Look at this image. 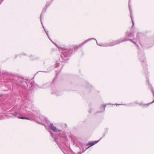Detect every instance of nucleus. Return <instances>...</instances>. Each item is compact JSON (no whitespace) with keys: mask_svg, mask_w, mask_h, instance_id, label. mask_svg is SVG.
Returning a JSON list of instances; mask_svg holds the SVG:
<instances>
[{"mask_svg":"<svg viewBox=\"0 0 154 154\" xmlns=\"http://www.w3.org/2000/svg\"><path fill=\"white\" fill-rule=\"evenodd\" d=\"M62 51L61 57V59L64 61L68 60V57L70 56L72 52V50L70 48H62Z\"/></svg>","mask_w":154,"mask_h":154,"instance_id":"1","label":"nucleus"},{"mask_svg":"<svg viewBox=\"0 0 154 154\" xmlns=\"http://www.w3.org/2000/svg\"><path fill=\"white\" fill-rule=\"evenodd\" d=\"M130 40L129 39H128L127 40H117L116 41H114L112 42H110L109 43V46H113L115 45H116L118 44H119L121 42H123L124 41H126L127 40ZM131 41H132V40L131 39L130 40Z\"/></svg>","mask_w":154,"mask_h":154,"instance_id":"2","label":"nucleus"},{"mask_svg":"<svg viewBox=\"0 0 154 154\" xmlns=\"http://www.w3.org/2000/svg\"><path fill=\"white\" fill-rule=\"evenodd\" d=\"M50 128L51 130H52L54 132H60L61 130H59L57 129L56 128L54 125L53 123H51L50 125Z\"/></svg>","mask_w":154,"mask_h":154,"instance_id":"3","label":"nucleus"},{"mask_svg":"<svg viewBox=\"0 0 154 154\" xmlns=\"http://www.w3.org/2000/svg\"><path fill=\"white\" fill-rule=\"evenodd\" d=\"M91 39H88L85 41V42H83L80 45L75 46L73 48L75 50H77L80 47L82 46L83 45L85 44L86 43L88 42V41L90 40Z\"/></svg>","mask_w":154,"mask_h":154,"instance_id":"4","label":"nucleus"},{"mask_svg":"<svg viewBox=\"0 0 154 154\" xmlns=\"http://www.w3.org/2000/svg\"><path fill=\"white\" fill-rule=\"evenodd\" d=\"M99 140H98L97 141H94V142H90L88 143L87 144V145H89L90 146V147L93 146V145H94L96 143H97L98 142H99Z\"/></svg>","mask_w":154,"mask_h":154,"instance_id":"5","label":"nucleus"},{"mask_svg":"<svg viewBox=\"0 0 154 154\" xmlns=\"http://www.w3.org/2000/svg\"><path fill=\"white\" fill-rule=\"evenodd\" d=\"M18 118L22 119H26L28 120H30V119L29 118L26 117H18Z\"/></svg>","mask_w":154,"mask_h":154,"instance_id":"6","label":"nucleus"},{"mask_svg":"<svg viewBox=\"0 0 154 154\" xmlns=\"http://www.w3.org/2000/svg\"><path fill=\"white\" fill-rule=\"evenodd\" d=\"M59 66V63H57L54 65V67L55 68H57Z\"/></svg>","mask_w":154,"mask_h":154,"instance_id":"7","label":"nucleus"},{"mask_svg":"<svg viewBox=\"0 0 154 154\" xmlns=\"http://www.w3.org/2000/svg\"><path fill=\"white\" fill-rule=\"evenodd\" d=\"M17 115V112H15L13 114V115L14 116H16Z\"/></svg>","mask_w":154,"mask_h":154,"instance_id":"8","label":"nucleus"},{"mask_svg":"<svg viewBox=\"0 0 154 154\" xmlns=\"http://www.w3.org/2000/svg\"><path fill=\"white\" fill-rule=\"evenodd\" d=\"M63 138H64L65 140H67V138L65 136H64L63 137Z\"/></svg>","mask_w":154,"mask_h":154,"instance_id":"9","label":"nucleus"},{"mask_svg":"<svg viewBox=\"0 0 154 154\" xmlns=\"http://www.w3.org/2000/svg\"><path fill=\"white\" fill-rule=\"evenodd\" d=\"M132 23H133V26H132V27H133V26L134 25V21L133 20V19H132Z\"/></svg>","mask_w":154,"mask_h":154,"instance_id":"10","label":"nucleus"},{"mask_svg":"<svg viewBox=\"0 0 154 154\" xmlns=\"http://www.w3.org/2000/svg\"><path fill=\"white\" fill-rule=\"evenodd\" d=\"M128 37H129V36H130V35H129V34H128Z\"/></svg>","mask_w":154,"mask_h":154,"instance_id":"11","label":"nucleus"},{"mask_svg":"<svg viewBox=\"0 0 154 154\" xmlns=\"http://www.w3.org/2000/svg\"><path fill=\"white\" fill-rule=\"evenodd\" d=\"M106 106V105H104V108H105Z\"/></svg>","mask_w":154,"mask_h":154,"instance_id":"12","label":"nucleus"},{"mask_svg":"<svg viewBox=\"0 0 154 154\" xmlns=\"http://www.w3.org/2000/svg\"><path fill=\"white\" fill-rule=\"evenodd\" d=\"M57 75H58V74H57V75H56V76H57Z\"/></svg>","mask_w":154,"mask_h":154,"instance_id":"13","label":"nucleus"},{"mask_svg":"<svg viewBox=\"0 0 154 154\" xmlns=\"http://www.w3.org/2000/svg\"><path fill=\"white\" fill-rule=\"evenodd\" d=\"M131 18L132 19V17H131Z\"/></svg>","mask_w":154,"mask_h":154,"instance_id":"14","label":"nucleus"}]
</instances>
